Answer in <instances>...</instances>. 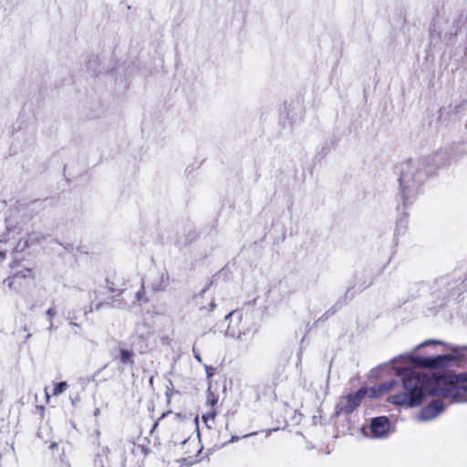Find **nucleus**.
<instances>
[{"label":"nucleus","mask_w":467,"mask_h":467,"mask_svg":"<svg viewBox=\"0 0 467 467\" xmlns=\"http://www.w3.org/2000/svg\"><path fill=\"white\" fill-rule=\"evenodd\" d=\"M457 359L453 354L436 357H417L412 354L401 355L389 364L379 367L384 374L402 377L404 391L390 395L388 400L395 405L407 408L418 406L427 395L436 394L455 401L467 400V373L439 374L420 373L416 369L425 368L438 369L449 367Z\"/></svg>","instance_id":"1"},{"label":"nucleus","mask_w":467,"mask_h":467,"mask_svg":"<svg viewBox=\"0 0 467 467\" xmlns=\"http://www.w3.org/2000/svg\"><path fill=\"white\" fill-rule=\"evenodd\" d=\"M400 194L404 205L412 202L420 192L423 184L432 172L425 160H408L397 166Z\"/></svg>","instance_id":"2"},{"label":"nucleus","mask_w":467,"mask_h":467,"mask_svg":"<svg viewBox=\"0 0 467 467\" xmlns=\"http://www.w3.org/2000/svg\"><path fill=\"white\" fill-rule=\"evenodd\" d=\"M398 385V381L390 380L376 387L362 388L356 393L342 396L336 406V414H350L360 405L365 397L378 398L393 391Z\"/></svg>","instance_id":"3"},{"label":"nucleus","mask_w":467,"mask_h":467,"mask_svg":"<svg viewBox=\"0 0 467 467\" xmlns=\"http://www.w3.org/2000/svg\"><path fill=\"white\" fill-rule=\"evenodd\" d=\"M225 320L228 321V326L225 330V336L232 338H242L246 334V324L243 322V313L240 310H234L230 312Z\"/></svg>","instance_id":"4"},{"label":"nucleus","mask_w":467,"mask_h":467,"mask_svg":"<svg viewBox=\"0 0 467 467\" xmlns=\"http://www.w3.org/2000/svg\"><path fill=\"white\" fill-rule=\"evenodd\" d=\"M367 437L383 439L390 433V422L385 416L376 417L371 420L369 426L363 429Z\"/></svg>","instance_id":"5"},{"label":"nucleus","mask_w":467,"mask_h":467,"mask_svg":"<svg viewBox=\"0 0 467 467\" xmlns=\"http://www.w3.org/2000/svg\"><path fill=\"white\" fill-rule=\"evenodd\" d=\"M18 264L15 261L11 264V268L14 270L13 275L8 277L5 282L9 288L13 289L16 287L18 279H33L34 271L31 267L24 266L21 269L16 270Z\"/></svg>","instance_id":"6"},{"label":"nucleus","mask_w":467,"mask_h":467,"mask_svg":"<svg viewBox=\"0 0 467 467\" xmlns=\"http://www.w3.org/2000/svg\"><path fill=\"white\" fill-rule=\"evenodd\" d=\"M444 409L441 401L434 400L428 406L424 407L417 415L418 420L429 421L435 419Z\"/></svg>","instance_id":"7"},{"label":"nucleus","mask_w":467,"mask_h":467,"mask_svg":"<svg viewBox=\"0 0 467 467\" xmlns=\"http://www.w3.org/2000/svg\"><path fill=\"white\" fill-rule=\"evenodd\" d=\"M433 347L435 348H441V351L450 350L454 353H458L459 348L447 344L440 340H426L417 347V349L421 348Z\"/></svg>","instance_id":"8"},{"label":"nucleus","mask_w":467,"mask_h":467,"mask_svg":"<svg viewBox=\"0 0 467 467\" xmlns=\"http://www.w3.org/2000/svg\"><path fill=\"white\" fill-rule=\"evenodd\" d=\"M68 388V385L66 381L62 382H53L52 388L49 390L48 388L45 389L47 401H48L50 396H58L65 392Z\"/></svg>","instance_id":"9"},{"label":"nucleus","mask_w":467,"mask_h":467,"mask_svg":"<svg viewBox=\"0 0 467 467\" xmlns=\"http://www.w3.org/2000/svg\"><path fill=\"white\" fill-rule=\"evenodd\" d=\"M132 357H133L132 351L124 349V348L119 350V359L123 363L132 362Z\"/></svg>","instance_id":"10"},{"label":"nucleus","mask_w":467,"mask_h":467,"mask_svg":"<svg viewBox=\"0 0 467 467\" xmlns=\"http://www.w3.org/2000/svg\"><path fill=\"white\" fill-rule=\"evenodd\" d=\"M216 416V412L213 409H211V410L207 411L205 414L202 415V420L205 422L207 427L211 428L210 425L211 422H213Z\"/></svg>","instance_id":"11"},{"label":"nucleus","mask_w":467,"mask_h":467,"mask_svg":"<svg viewBox=\"0 0 467 467\" xmlns=\"http://www.w3.org/2000/svg\"><path fill=\"white\" fill-rule=\"evenodd\" d=\"M28 247V239L20 238L16 246L14 247V253H19L25 251Z\"/></svg>","instance_id":"12"},{"label":"nucleus","mask_w":467,"mask_h":467,"mask_svg":"<svg viewBox=\"0 0 467 467\" xmlns=\"http://www.w3.org/2000/svg\"><path fill=\"white\" fill-rule=\"evenodd\" d=\"M218 402V396L213 393L210 389H208L207 398H206V405L210 406L211 409H213L215 404Z\"/></svg>","instance_id":"13"},{"label":"nucleus","mask_w":467,"mask_h":467,"mask_svg":"<svg viewBox=\"0 0 467 467\" xmlns=\"http://www.w3.org/2000/svg\"><path fill=\"white\" fill-rule=\"evenodd\" d=\"M135 451H140V453L146 455L148 453V448L143 444H138L135 447Z\"/></svg>","instance_id":"14"},{"label":"nucleus","mask_w":467,"mask_h":467,"mask_svg":"<svg viewBox=\"0 0 467 467\" xmlns=\"http://www.w3.org/2000/svg\"><path fill=\"white\" fill-rule=\"evenodd\" d=\"M57 312L55 310V308H49L47 311V316L48 317V318L50 319V327L53 326L52 324V318L56 316Z\"/></svg>","instance_id":"15"},{"label":"nucleus","mask_w":467,"mask_h":467,"mask_svg":"<svg viewBox=\"0 0 467 467\" xmlns=\"http://www.w3.org/2000/svg\"><path fill=\"white\" fill-rule=\"evenodd\" d=\"M201 308L205 309L208 312H211L215 308V303L213 300H211L208 306H201Z\"/></svg>","instance_id":"16"},{"label":"nucleus","mask_w":467,"mask_h":467,"mask_svg":"<svg viewBox=\"0 0 467 467\" xmlns=\"http://www.w3.org/2000/svg\"><path fill=\"white\" fill-rule=\"evenodd\" d=\"M194 357L199 362L202 361L201 356L198 353H194Z\"/></svg>","instance_id":"17"},{"label":"nucleus","mask_w":467,"mask_h":467,"mask_svg":"<svg viewBox=\"0 0 467 467\" xmlns=\"http://www.w3.org/2000/svg\"><path fill=\"white\" fill-rule=\"evenodd\" d=\"M5 258V254L0 252V261H3Z\"/></svg>","instance_id":"18"},{"label":"nucleus","mask_w":467,"mask_h":467,"mask_svg":"<svg viewBox=\"0 0 467 467\" xmlns=\"http://www.w3.org/2000/svg\"><path fill=\"white\" fill-rule=\"evenodd\" d=\"M206 372H207V376H208L209 378L213 375V373H212L211 371H209V368H206Z\"/></svg>","instance_id":"19"},{"label":"nucleus","mask_w":467,"mask_h":467,"mask_svg":"<svg viewBox=\"0 0 467 467\" xmlns=\"http://www.w3.org/2000/svg\"><path fill=\"white\" fill-rule=\"evenodd\" d=\"M157 425H158V423H155V424L153 425V428H152L151 431H153L157 428Z\"/></svg>","instance_id":"20"}]
</instances>
